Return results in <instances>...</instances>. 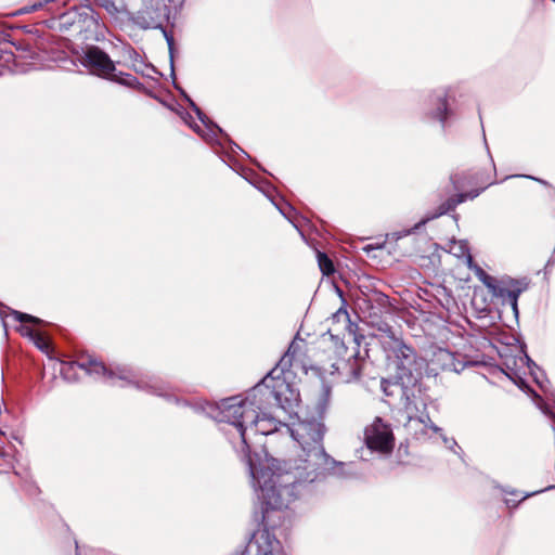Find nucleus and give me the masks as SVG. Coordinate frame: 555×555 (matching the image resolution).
<instances>
[{"label":"nucleus","instance_id":"nucleus-6","mask_svg":"<svg viewBox=\"0 0 555 555\" xmlns=\"http://www.w3.org/2000/svg\"><path fill=\"white\" fill-rule=\"evenodd\" d=\"M60 365V373L66 380H72L74 378L76 369L83 370L89 375H98V376H104L108 379H114L115 377H118L122 380H128L130 371L122 367H118L117 372H114L112 370H108L104 363L98 361L94 358H88L87 360H82L80 362H67V361H60L55 360Z\"/></svg>","mask_w":555,"mask_h":555},{"label":"nucleus","instance_id":"nucleus-24","mask_svg":"<svg viewBox=\"0 0 555 555\" xmlns=\"http://www.w3.org/2000/svg\"><path fill=\"white\" fill-rule=\"evenodd\" d=\"M83 14L87 16V17H90V20L94 23V24H98L99 23V15L94 12V10L89 7V5H86L83 7Z\"/></svg>","mask_w":555,"mask_h":555},{"label":"nucleus","instance_id":"nucleus-1","mask_svg":"<svg viewBox=\"0 0 555 555\" xmlns=\"http://www.w3.org/2000/svg\"><path fill=\"white\" fill-rule=\"evenodd\" d=\"M302 346V340H293L276 366L249 391L245 399L228 398L219 406V421L233 425L237 429L242 442L243 461L248 467L256 493L260 491L258 476L263 470L279 475V478L274 476L273 481L274 493H276L286 483L280 475L292 474L295 481L289 485V488L293 491H299L306 485L324 478L335 464L323 448L322 424H308L301 427L302 433L298 434L300 439L297 440L302 453L299 454V463L295 466L267 455L258 467L250 451L251 436H268L284 425L275 417L266 413L260 414V411L273 404L287 411L298 399V393L288 383V375L291 367L304 365Z\"/></svg>","mask_w":555,"mask_h":555},{"label":"nucleus","instance_id":"nucleus-10","mask_svg":"<svg viewBox=\"0 0 555 555\" xmlns=\"http://www.w3.org/2000/svg\"><path fill=\"white\" fill-rule=\"evenodd\" d=\"M82 64L91 74L104 79H108V77L113 76V72L116 70L115 64L108 54L99 47H90L86 50Z\"/></svg>","mask_w":555,"mask_h":555},{"label":"nucleus","instance_id":"nucleus-16","mask_svg":"<svg viewBox=\"0 0 555 555\" xmlns=\"http://www.w3.org/2000/svg\"><path fill=\"white\" fill-rule=\"evenodd\" d=\"M99 5L114 17H118L120 14L126 13V4L124 0H99Z\"/></svg>","mask_w":555,"mask_h":555},{"label":"nucleus","instance_id":"nucleus-20","mask_svg":"<svg viewBox=\"0 0 555 555\" xmlns=\"http://www.w3.org/2000/svg\"><path fill=\"white\" fill-rule=\"evenodd\" d=\"M15 457L8 451L0 450V473L7 472L8 468L13 467Z\"/></svg>","mask_w":555,"mask_h":555},{"label":"nucleus","instance_id":"nucleus-25","mask_svg":"<svg viewBox=\"0 0 555 555\" xmlns=\"http://www.w3.org/2000/svg\"><path fill=\"white\" fill-rule=\"evenodd\" d=\"M330 398H331L330 388H327V387L323 388L321 401L324 406H326L330 403Z\"/></svg>","mask_w":555,"mask_h":555},{"label":"nucleus","instance_id":"nucleus-9","mask_svg":"<svg viewBox=\"0 0 555 555\" xmlns=\"http://www.w3.org/2000/svg\"><path fill=\"white\" fill-rule=\"evenodd\" d=\"M528 286L526 280L502 279L492 295L503 307L508 306L513 312H518V297Z\"/></svg>","mask_w":555,"mask_h":555},{"label":"nucleus","instance_id":"nucleus-13","mask_svg":"<svg viewBox=\"0 0 555 555\" xmlns=\"http://www.w3.org/2000/svg\"><path fill=\"white\" fill-rule=\"evenodd\" d=\"M487 185H482L480 188L474 189L467 193H459L450 198H448L440 207V214H446L448 211L453 210L459 204L465 202L466 199H474L477 197L481 191L486 189Z\"/></svg>","mask_w":555,"mask_h":555},{"label":"nucleus","instance_id":"nucleus-17","mask_svg":"<svg viewBox=\"0 0 555 555\" xmlns=\"http://www.w3.org/2000/svg\"><path fill=\"white\" fill-rule=\"evenodd\" d=\"M317 258H318V263H319L320 270L324 275H331L334 273V271H335L334 263L325 253L318 251Z\"/></svg>","mask_w":555,"mask_h":555},{"label":"nucleus","instance_id":"nucleus-8","mask_svg":"<svg viewBox=\"0 0 555 555\" xmlns=\"http://www.w3.org/2000/svg\"><path fill=\"white\" fill-rule=\"evenodd\" d=\"M393 354L397 361V373L396 377L405 386V380L411 386L416 387L417 378L413 372L417 369L416 364V352L413 348L406 346L403 343H397L393 348Z\"/></svg>","mask_w":555,"mask_h":555},{"label":"nucleus","instance_id":"nucleus-7","mask_svg":"<svg viewBox=\"0 0 555 555\" xmlns=\"http://www.w3.org/2000/svg\"><path fill=\"white\" fill-rule=\"evenodd\" d=\"M364 441L369 449L382 453H388L393 449L395 438L390 426L376 417L374 422L365 428Z\"/></svg>","mask_w":555,"mask_h":555},{"label":"nucleus","instance_id":"nucleus-3","mask_svg":"<svg viewBox=\"0 0 555 555\" xmlns=\"http://www.w3.org/2000/svg\"><path fill=\"white\" fill-rule=\"evenodd\" d=\"M380 388L385 396L390 397L395 395L393 388H399L402 392V398L404 400L403 408L406 413L409 423H420L423 424L426 428H430L433 431L438 433L441 429L437 427L430 420L429 415L422 410H425L426 404L416 395V392H421L420 385L416 387L411 386L405 380V386L396 377V382H391L383 378L380 380Z\"/></svg>","mask_w":555,"mask_h":555},{"label":"nucleus","instance_id":"nucleus-26","mask_svg":"<svg viewBox=\"0 0 555 555\" xmlns=\"http://www.w3.org/2000/svg\"><path fill=\"white\" fill-rule=\"evenodd\" d=\"M441 106L443 107V112H440V113L438 114V116H437V117H438L441 121H444V120H446V118H447V115H446V111H447V102H446L444 100L441 102Z\"/></svg>","mask_w":555,"mask_h":555},{"label":"nucleus","instance_id":"nucleus-5","mask_svg":"<svg viewBox=\"0 0 555 555\" xmlns=\"http://www.w3.org/2000/svg\"><path fill=\"white\" fill-rule=\"evenodd\" d=\"M335 354L336 360L332 363V373H337L346 383L358 380L364 364L359 345L349 348L344 343L336 341Z\"/></svg>","mask_w":555,"mask_h":555},{"label":"nucleus","instance_id":"nucleus-28","mask_svg":"<svg viewBox=\"0 0 555 555\" xmlns=\"http://www.w3.org/2000/svg\"><path fill=\"white\" fill-rule=\"evenodd\" d=\"M336 312H337V313H340V312H347V310H346L344 307H340Z\"/></svg>","mask_w":555,"mask_h":555},{"label":"nucleus","instance_id":"nucleus-29","mask_svg":"<svg viewBox=\"0 0 555 555\" xmlns=\"http://www.w3.org/2000/svg\"><path fill=\"white\" fill-rule=\"evenodd\" d=\"M479 312H489L487 309H480Z\"/></svg>","mask_w":555,"mask_h":555},{"label":"nucleus","instance_id":"nucleus-21","mask_svg":"<svg viewBox=\"0 0 555 555\" xmlns=\"http://www.w3.org/2000/svg\"><path fill=\"white\" fill-rule=\"evenodd\" d=\"M70 1L72 0H44V1H40L38 3L33 4L28 9H25L24 12L25 13L34 12V11H37V10L42 9L44 7H49L50 4L62 3L63 5H68V4H70Z\"/></svg>","mask_w":555,"mask_h":555},{"label":"nucleus","instance_id":"nucleus-19","mask_svg":"<svg viewBox=\"0 0 555 555\" xmlns=\"http://www.w3.org/2000/svg\"><path fill=\"white\" fill-rule=\"evenodd\" d=\"M479 280L489 288L493 294L500 281L486 273L482 269L478 268Z\"/></svg>","mask_w":555,"mask_h":555},{"label":"nucleus","instance_id":"nucleus-22","mask_svg":"<svg viewBox=\"0 0 555 555\" xmlns=\"http://www.w3.org/2000/svg\"><path fill=\"white\" fill-rule=\"evenodd\" d=\"M470 179H473L470 176L466 175H454L451 177V181L453 183V186L455 190L463 189L466 184L470 183Z\"/></svg>","mask_w":555,"mask_h":555},{"label":"nucleus","instance_id":"nucleus-15","mask_svg":"<svg viewBox=\"0 0 555 555\" xmlns=\"http://www.w3.org/2000/svg\"><path fill=\"white\" fill-rule=\"evenodd\" d=\"M449 251L457 258H466L467 263L470 266L473 257L469 253L467 243L464 241H451L449 244Z\"/></svg>","mask_w":555,"mask_h":555},{"label":"nucleus","instance_id":"nucleus-4","mask_svg":"<svg viewBox=\"0 0 555 555\" xmlns=\"http://www.w3.org/2000/svg\"><path fill=\"white\" fill-rule=\"evenodd\" d=\"M4 328L8 325V319L11 318L14 330L23 337L28 338L42 353L52 359V346L41 330L44 322L33 314H0Z\"/></svg>","mask_w":555,"mask_h":555},{"label":"nucleus","instance_id":"nucleus-11","mask_svg":"<svg viewBox=\"0 0 555 555\" xmlns=\"http://www.w3.org/2000/svg\"><path fill=\"white\" fill-rule=\"evenodd\" d=\"M460 320L459 326L468 332L466 326L473 332L485 336H494L498 334L496 320L501 319V314H455Z\"/></svg>","mask_w":555,"mask_h":555},{"label":"nucleus","instance_id":"nucleus-2","mask_svg":"<svg viewBox=\"0 0 555 555\" xmlns=\"http://www.w3.org/2000/svg\"><path fill=\"white\" fill-rule=\"evenodd\" d=\"M274 476L279 478V475L266 470L258 476L260 491L256 494L260 504L263 529L251 537L246 551L241 555H287L281 542L270 530L283 526L288 520V505L299 495V491H293L289 488L295 477L292 474H284L280 477L284 478L286 483L274 493Z\"/></svg>","mask_w":555,"mask_h":555},{"label":"nucleus","instance_id":"nucleus-12","mask_svg":"<svg viewBox=\"0 0 555 555\" xmlns=\"http://www.w3.org/2000/svg\"><path fill=\"white\" fill-rule=\"evenodd\" d=\"M431 361L443 371L460 372L464 367L453 352L443 348H438L434 352Z\"/></svg>","mask_w":555,"mask_h":555},{"label":"nucleus","instance_id":"nucleus-23","mask_svg":"<svg viewBox=\"0 0 555 555\" xmlns=\"http://www.w3.org/2000/svg\"><path fill=\"white\" fill-rule=\"evenodd\" d=\"M370 301H376L382 307H386L389 304V298H388V296H386V295H384L382 293H375L370 298Z\"/></svg>","mask_w":555,"mask_h":555},{"label":"nucleus","instance_id":"nucleus-27","mask_svg":"<svg viewBox=\"0 0 555 555\" xmlns=\"http://www.w3.org/2000/svg\"><path fill=\"white\" fill-rule=\"evenodd\" d=\"M435 315H436L438 319H440V320H442V321H443V319H442V315H443V314H435ZM447 315H448V320H444V322L449 323V322H450V321H449V318L451 317V314H447Z\"/></svg>","mask_w":555,"mask_h":555},{"label":"nucleus","instance_id":"nucleus-18","mask_svg":"<svg viewBox=\"0 0 555 555\" xmlns=\"http://www.w3.org/2000/svg\"><path fill=\"white\" fill-rule=\"evenodd\" d=\"M127 54H128L129 60L132 63L131 64L132 69L137 73H143V69H142L143 61H142L141 56L139 55V53L133 48H129L127 50Z\"/></svg>","mask_w":555,"mask_h":555},{"label":"nucleus","instance_id":"nucleus-14","mask_svg":"<svg viewBox=\"0 0 555 555\" xmlns=\"http://www.w3.org/2000/svg\"><path fill=\"white\" fill-rule=\"evenodd\" d=\"M108 80L138 90H140L143 87V85L139 81L137 77H134L131 74L122 72H113V76L108 77Z\"/></svg>","mask_w":555,"mask_h":555}]
</instances>
